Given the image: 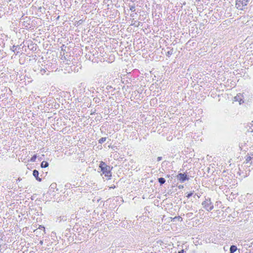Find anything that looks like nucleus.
I'll list each match as a JSON object with an SVG mask.
<instances>
[{
	"mask_svg": "<svg viewBox=\"0 0 253 253\" xmlns=\"http://www.w3.org/2000/svg\"><path fill=\"white\" fill-rule=\"evenodd\" d=\"M99 168L101 169L102 173L105 175V176L108 177V179H110L112 176L111 170L112 168L106 165L105 162H101L99 164Z\"/></svg>",
	"mask_w": 253,
	"mask_h": 253,
	"instance_id": "1",
	"label": "nucleus"
},
{
	"mask_svg": "<svg viewBox=\"0 0 253 253\" xmlns=\"http://www.w3.org/2000/svg\"><path fill=\"white\" fill-rule=\"evenodd\" d=\"M203 207L207 211H210L213 209V204L211 201L210 198H205V200L202 202Z\"/></svg>",
	"mask_w": 253,
	"mask_h": 253,
	"instance_id": "2",
	"label": "nucleus"
},
{
	"mask_svg": "<svg viewBox=\"0 0 253 253\" xmlns=\"http://www.w3.org/2000/svg\"><path fill=\"white\" fill-rule=\"evenodd\" d=\"M251 0H236V7L237 9L243 10Z\"/></svg>",
	"mask_w": 253,
	"mask_h": 253,
	"instance_id": "3",
	"label": "nucleus"
},
{
	"mask_svg": "<svg viewBox=\"0 0 253 253\" xmlns=\"http://www.w3.org/2000/svg\"><path fill=\"white\" fill-rule=\"evenodd\" d=\"M176 177V178L178 180H179L181 182H184L185 180L189 179V178L187 177V174L185 173H178Z\"/></svg>",
	"mask_w": 253,
	"mask_h": 253,
	"instance_id": "4",
	"label": "nucleus"
},
{
	"mask_svg": "<svg viewBox=\"0 0 253 253\" xmlns=\"http://www.w3.org/2000/svg\"><path fill=\"white\" fill-rule=\"evenodd\" d=\"M243 95L241 93H239L237 94V95L234 97V101H238L240 104L244 103V101L243 100Z\"/></svg>",
	"mask_w": 253,
	"mask_h": 253,
	"instance_id": "5",
	"label": "nucleus"
},
{
	"mask_svg": "<svg viewBox=\"0 0 253 253\" xmlns=\"http://www.w3.org/2000/svg\"><path fill=\"white\" fill-rule=\"evenodd\" d=\"M39 171L35 169L33 171V176L36 178V180H37L38 181H41L42 179L39 177Z\"/></svg>",
	"mask_w": 253,
	"mask_h": 253,
	"instance_id": "6",
	"label": "nucleus"
},
{
	"mask_svg": "<svg viewBox=\"0 0 253 253\" xmlns=\"http://www.w3.org/2000/svg\"><path fill=\"white\" fill-rule=\"evenodd\" d=\"M168 49H169V50L167 53H166V55L168 57H170L172 54H173V48H172V47H168Z\"/></svg>",
	"mask_w": 253,
	"mask_h": 253,
	"instance_id": "7",
	"label": "nucleus"
},
{
	"mask_svg": "<svg viewBox=\"0 0 253 253\" xmlns=\"http://www.w3.org/2000/svg\"><path fill=\"white\" fill-rule=\"evenodd\" d=\"M237 248L236 246L232 245L230 248V253H234L237 251Z\"/></svg>",
	"mask_w": 253,
	"mask_h": 253,
	"instance_id": "8",
	"label": "nucleus"
},
{
	"mask_svg": "<svg viewBox=\"0 0 253 253\" xmlns=\"http://www.w3.org/2000/svg\"><path fill=\"white\" fill-rule=\"evenodd\" d=\"M49 164L48 162L46 161H42L41 163V166L42 168H47Z\"/></svg>",
	"mask_w": 253,
	"mask_h": 253,
	"instance_id": "9",
	"label": "nucleus"
},
{
	"mask_svg": "<svg viewBox=\"0 0 253 253\" xmlns=\"http://www.w3.org/2000/svg\"><path fill=\"white\" fill-rule=\"evenodd\" d=\"M158 181H159V183L160 184V185H163V184H164L165 183L166 180L164 178L160 177L158 179Z\"/></svg>",
	"mask_w": 253,
	"mask_h": 253,
	"instance_id": "10",
	"label": "nucleus"
},
{
	"mask_svg": "<svg viewBox=\"0 0 253 253\" xmlns=\"http://www.w3.org/2000/svg\"><path fill=\"white\" fill-rule=\"evenodd\" d=\"M252 154H251V156L247 155L246 157V163H248L251 160L253 159L252 158Z\"/></svg>",
	"mask_w": 253,
	"mask_h": 253,
	"instance_id": "11",
	"label": "nucleus"
},
{
	"mask_svg": "<svg viewBox=\"0 0 253 253\" xmlns=\"http://www.w3.org/2000/svg\"><path fill=\"white\" fill-rule=\"evenodd\" d=\"M106 140V137H102L98 140V143L100 144L103 143Z\"/></svg>",
	"mask_w": 253,
	"mask_h": 253,
	"instance_id": "12",
	"label": "nucleus"
},
{
	"mask_svg": "<svg viewBox=\"0 0 253 253\" xmlns=\"http://www.w3.org/2000/svg\"><path fill=\"white\" fill-rule=\"evenodd\" d=\"M37 155H34L31 158V160H30V161L32 162H34L36 161V159H37Z\"/></svg>",
	"mask_w": 253,
	"mask_h": 253,
	"instance_id": "13",
	"label": "nucleus"
},
{
	"mask_svg": "<svg viewBox=\"0 0 253 253\" xmlns=\"http://www.w3.org/2000/svg\"><path fill=\"white\" fill-rule=\"evenodd\" d=\"M46 69H44V68H42V69H41L40 70V73L42 75H44L45 72H46Z\"/></svg>",
	"mask_w": 253,
	"mask_h": 253,
	"instance_id": "14",
	"label": "nucleus"
},
{
	"mask_svg": "<svg viewBox=\"0 0 253 253\" xmlns=\"http://www.w3.org/2000/svg\"><path fill=\"white\" fill-rule=\"evenodd\" d=\"M193 215V212H188L186 213V216L187 218H192Z\"/></svg>",
	"mask_w": 253,
	"mask_h": 253,
	"instance_id": "15",
	"label": "nucleus"
},
{
	"mask_svg": "<svg viewBox=\"0 0 253 253\" xmlns=\"http://www.w3.org/2000/svg\"><path fill=\"white\" fill-rule=\"evenodd\" d=\"M130 10L131 11H135V7L134 5H131L130 6Z\"/></svg>",
	"mask_w": 253,
	"mask_h": 253,
	"instance_id": "16",
	"label": "nucleus"
},
{
	"mask_svg": "<svg viewBox=\"0 0 253 253\" xmlns=\"http://www.w3.org/2000/svg\"><path fill=\"white\" fill-rule=\"evenodd\" d=\"M17 46H15V45H13L12 48H11V49L14 52H16V49H17Z\"/></svg>",
	"mask_w": 253,
	"mask_h": 253,
	"instance_id": "17",
	"label": "nucleus"
},
{
	"mask_svg": "<svg viewBox=\"0 0 253 253\" xmlns=\"http://www.w3.org/2000/svg\"><path fill=\"white\" fill-rule=\"evenodd\" d=\"M93 101L95 102V103H99L100 101V99L98 98V97H96V98H94L93 99Z\"/></svg>",
	"mask_w": 253,
	"mask_h": 253,
	"instance_id": "18",
	"label": "nucleus"
},
{
	"mask_svg": "<svg viewBox=\"0 0 253 253\" xmlns=\"http://www.w3.org/2000/svg\"><path fill=\"white\" fill-rule=\"evenodd\" d=\"M56 183H52L50 186V187L51 188H54L55 187H56Z\"/></svg>",
	"mask_w": 253,
	"mask_h": 253,
	"instance_id": "19",
	"label": "nucleus"
},
{
	"mask_svg": "<svg viewBox=\"0 0 253 253\" xmlns=\"http://www.w3.org/2000/svg\"><path fill=\"white\" fill-rule=\"evenodd\" d=\"M193 194V192H190L189 193V194H187V195L186 196V197L188 198H189L190 197H191L192 196V195Z\"/></svg>",
	"mask_w": 253,
	"mask_h": 253,
	"instance_id": "20",
	"label": "nucleus"
},
{
	"mask_svg": "<svg viewBox=\"0 0 253 253\" xmlns=\"http://www.w3.org/2000/svg\"><path fill=\"white\" fill-rule=\"evenodd\" d=\"M162 160V157H158L157 158V161H160Z\"/></svg>",
	"mask_w": 253,
	"mask_h": 253,
	"instance_id": "21",
	"label": "nucleus"
},
{
	"mask_svg": "<svg viewBox=\"0 0 253 253\" xmlns=\"http://www.w3.org/2000/svg\"><path fill=\"white\" fill-rule=\"evenodd\" d=\"M39 229H43L44 231H45V228H44L43 226H41V225H40V226H39Z\"/></svg>",
	"mask_w": 253,
	"mask_h": 253,
	"instance_id": "22",
	"label": "nucleus"
},
{
	"mask_svg": "<svg viewBox=\"0 0 253 253\" xmlns=\"http://www.w3.org/2000/svg\"><path fill=\"white\" fill-rule=\"evenodd\" d=\"M167 163H168V162H167V161H165L163 162V163H162V167L163 166V165H165V164H167Z\"/></svg>",
	"mask_w": 253,
	"mask_h": 253,
	"instance_id": "23",
	"label": "nucleus"
},
{
	"mask_svg": "<svg viewBox=\"0 0 253 253\" xmlns=\"http://www.w3.org/2000/svg\"><path fill=\"white\" fill-rule=\"evenodd\" d=\"M61 220H66V217L65 216H63L61 218Z\"/></svg>",
	"mask_w": 253,
	"mask_h": 253,
	"instance_id": "24",
	"label": "nucleus"
},
{
	"mask_svg": "<svg viewBox=\"0 0 253 253\" xmlns=\"http://www.w3.org/2000/svg\"><path fill=\"white\" fill-rule=\"evenodd\" d=\"M184 252V250H182L181 251H179L178 253H183Z\"/></svg>",
	"mask_w": 253,
	"mask_h": 253,
	"instance_id": "25",
	"label": "nucleus"
},
{
	"mask_svg": "<svg viewBox=\"0 0 253 253\" xmlns=\"http://www.w3.org/2000/svg\"><path fill=\"white\" fill-rule=\"evenodd\" d=\"M40 244L41 245H42L43 244V241H40Z\"/></svg>",
	"mask_w": 253,
	"mask_h": 253,
	"instance_id": "26",
	"label": "nucleus"
},
{
	"mask_svg": "<svg viewBox=\"0 0 253 253\" xmlns=\"http://www.w3.org/2000/svg\"><path fill=\"white\" fill-rule=\"evenodd\" d=\"M140 25V22H138V24L137 25H135L136 27H138Z\"/></svg>",
	"mask_w": 253,
	"mask_h": 253,
	"instance_id": "27",
	"label": "nucleus"
},
{
	"mask_svg": "<svg viewBox=\"0 0 253 253\" xmlns=\"http://www.w3.org/2000/svg\"><path fill=\"white\" fill-rule=\"evenodd\" d=\"M0 240H2V236L1 234H0Z\"/></svg>",
	"mask_w": 253,
	"mask_h": 253,
	"instance_id": "28",
	"label": "nucleus"
},
{
	"mask_svg": "<svg viewBox=\"0 0 253 253\" xmlns=\"http://www.w3.org/2000/svg\"><path fill=\"white\" fill-rule=\"evenodd\" d=\"M21 180V178H18L17 180H17V181H20Z\"/></svg>",
	"mask_w": 253,
	"mask_h": 253,
	"instance_id": "29",
	"label": "nucleus"
},
{
	"mask_svg": "<svg viewBox=\"0 0 253 253\" xmlns=\"http://www.w3.org/2000/svg\"><path fill=\"white\" fill-rule=\"evenodd\" d=\"M252 158H253V153H252Z\"/></svg>",
	"mask_w": 253,
	"mask_h": 253,
	"instance_id": "30",
	"label": "nucleus"
},
{
	"mask_svg": "<svg viewBox=\"0 0 253 253\" xmlns=\"http://www.w3.org/2000/svg\"><path fill=\"white\" fill-rule=\"evenodd\" d=\"M179 187V188H181V187H183V186H179V187Z\"/></svg>",
	"mask_w": 253,
	"mask_h": 253,
	"instance_id": "31",
	"label": "nucleus"
},
{
	"mask_svg": "<svg viewBox=\"0 0 253 253\" xmlns=\"http://www.w3.org/2000/svg\"><path fill=\"white\" fill-rule=\"evenodd\" d=\"M179 187V188H181V187H183V186H179V187Z\"/></svg>",
	"mask_w": 253,
	"mask_h": 253,
	"instance_id": "32",
	"label": "nucleus"
},
{
	"mask_svg": "<svg viewBox=\"0 0 253 253\" xmlns=\"http://www.w3.org/2000/svg\"><path fill=\"white\" fill-rule=\"evenodd\" d=\"M135 24H136V23H134L132 25H135Z\"/></svg>",
	"mask_w": 253,
	"mask_h": 253,
	"instance_id": "33",
	"label": "nucleus"
},
{
	"mask_svg": "<svg viewBox=\"0 0 253 253\" xmlns=\"http://www.w3.org/2000/svg\"><path fill=\"white\" fill-rule=\"evenodd\" d=\"M135 24H136V23H134L132 25H135Z\"/></svg>",
	"mask_w": 253,
	"mask_h": 253,
	"instance_id": "34",
	"label": "nucleus"
},
{
	"mask_svg": "<svg viewBox=\"0 0 253 253\" xmlns=\"http://www.w3.org/2000/svg\"><path fill=\"white\" fill-rule=\"evenodd\" d=\"M18 51H16V54H18Z\"/></svg>",
	"mask_w": 253,
	"mask_h": 253,
	"instance_id": "35",
	"label": "nucleus"
}]
</instances>
